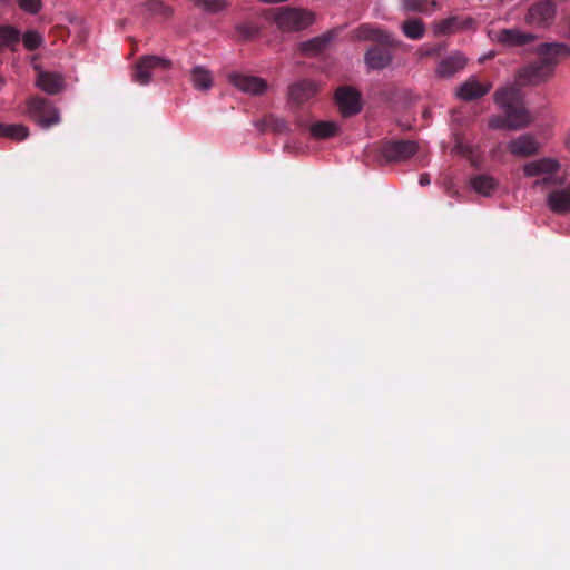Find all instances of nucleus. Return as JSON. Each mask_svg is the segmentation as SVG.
Wrapping results in <instances>:
<instances>
[{
	"mask_svg": "<svg viewBox=\"0 0 570 570\" xmlns=\"http://www.w3.org/2000/svg\"><path fill=\"white\" fill-rule=\"evenodd\" d=\"M494 100L504 115L491 116L489 127L494 130H521L532 122V116L524 107L520 90L517 86L499 88Z\"/></svg>",
	"mask_w": 570,
	"mask_h": 570,
	"instance_id": "1",
	"label": "nucleus"
},
{
	"mask_svg": "<svg viewBox=\"0 0 570 570\" xmlns=\"http://www.w3.org/2000/svg\"><path fill=\"white\" fill-rule=\"evenodd\" d=\"M525 178H543L544 184L563 185L566 175L561 174V164L553 157H540L535 160L524 163L522 166Z\"/></svg>",
	"mask_w": 570,
	"mask_h": 570,
	"instance_id": "2",
	"label": "nucleus"
},
{
	"mask_svg": "<svg viewBox=\"0 0 570 570\" xmlns=\"http://www.w3.org/2000/svg\"><path fill=\"white\" fill-rule=\"evenodd\" d=\"M275 24L286 32H295L312 26L314 14L312 11L296 8H281L274 14Z\"/></svg>",
	"mask_w": 570,
	"mask_h": 570,
	"instance_id": "3",
	"label": "nucleus"
},
{
	"mask_svg": "<svg viewBox=\"0 0 570 570\" xmlns=\"http://www.w3.org/2000/svg\"><path fill=\"white\" fill-rule=\"evenodd\" d=\"M29 115L35 122L45 129L59 124L61 120L58 109L40 98H32L29 101Z\"/></svg>",
	"mask_w": 570,
	"mask_h": 570,
	"instance_id": "4",
	"label": "nucleus"
},
{
	"mask_svg": "<svg viewBox=\"0 0 570 570\" xmlns=\"http://www.w3.org/2000/svg\"><path fill=\"white\" fill-rule=\"evenodd\" d=\"M171 68V60L160 55H145L144 60V81L145 86L161 80L163 75Z\"/></svg>",
	"mask_w": 570,
	"mask_h": 570,
	"instance_id": "5",
	"label": "nucleus"
},
{
	"mask_svg": "<svg viewBox=\"0 0 570 570\" xmlns=\"http://www.w3.org/2000/svg\"><path fill=\"white\" fill-rule=\"evenodd\" d=\"M229 82L240 92L250 96L265 95L268 89L266 79L247 73H232L229 75Z\"/></svg>",
	"mask_w": 570,
	"mask_h": 570,
	"instance_id": "6",
	"label": "nucleus"
},
{
	"mask_svg": "<svg viewBox=\"0 0 570 570\" xmlns=\"http://www.w3.org/2000/svg\"><path fill=\"white\" fill-rule=\"evenodd\" d=\"M540 142L537 137L530 134H523L509 140L505 149L514 157H533L540 151Z\"/></svg>",
	"mask_w": 570,
	"mask_h": 570,
	"instance_id": "7",
	"label": "nucleus"
},
{
	"mask_svg": "<svg viewBox=\"0 0 570 570\" xmlns=\"http://www.w3.org/2000/svg\"><path fill=\"white\" fill-rule=\"evenodd\" d=\"M491 88L492 82L490 80H480L471 77L456 87L455 95L460 100L474 101L489 94Z\"/></svg>",
	"mask_w": 570,
	"mask_h": 570,
	"instance_id": "8",
	"label": "nucleus"
},
{
	"mask_svg": "<svg viewBox=\"0 0 570 570\" xmlns=\"http://www.w3.org/2000/svg\"><path fill=\"white\" fill-rule=\"evenodd\" d=\"M472 26L473 19L471 18L451 16L449 18H442L434 21L432 24V32L436 37H448L460 31L471 29Z\"/></svg>",
	"mask_w": 570,
	"mask_h": 570,
	"instance_id": "9",
	"label": "nucleus"
},
{
	"mask_svg": "<svg viewBox=\"0 0 570 570\" xmlns=\"http://www.w3.org/2000/svg\"><path fill=\"white\" fill-rule=\"evenodd\" d=\"M336 101L340 112L344 117H351L361 110L360 94L351 87H341L336 91Z\"/></svg>",
	"mask_w": 570,
	"mask_h": 570,
	"instance_id": "10",
	"label": "nucleus"
},
{
	"mask_svg": "<svg viewBox=\"0 0 570 570\" xmlns=\"http://www.w3.org/2000/svg\"><path fill=\"white\" fill-rule=\"evenodd\" d=\"M554 14V6L548 1L533 4L525 16V23L535 28H546L553 21Z\"/></svg>",
	"mask_w": 570,
	"mask_h": 570,
	"instance_id": "11",
	"label": "nucleus"
},
{
	"mask_svg": "<svg viewBox=\"0 0 570 570\" xmlns=\"http://www.w3.org/2000/svg\"><path fill=\"white\" fill-rule=\"evenodd\" d=\"M495 39L505 47H523L535 41L538 37L520 29H505L498 32Z\"/></svg>",
	"mask_w": 570,
	"mask_h": 570,
	"instance_id": "12",
	"label": "nucleus"
},
{
	"mask_svg": "<svg viewBox=\"0 0 570 570\" xmlns=\"http://www.w3.org/2000/svg\"><path fill=\"white\" fill-rule=\"evenodd\" d=\"M466 66V58L460 52H454L448 58L441 60L435 68V75L440 78H451Z\"/></svg>",
	"mask_w": 570,
	"mask_h": 570,
	"instance_id": "13",
	"label": "nucleus"
},
{
	"mask_svg": "<svg viewBox=\"0 0 570 570\" xmlns=\"http://www.w3.org/2000/svg\"><path fill=\"white\" fill-rule=\"evenodd\" d=\"M547 206L552 213L564 214L570 212V184L564 188H557L547 196Z\"/></svg>",
	"mask_w": 570,
	"mask_h": 570,
	"instance_id": "14",
	"label": "nucleus"
},
{
	"mask_svg": "<svg viewBox=\"0 0 570 570\" xmlns=\"http://www.w3.org/2000/svg\"><path fill=\"white\" fill-rule=\"evenodd\" d=\"M550 67L543 63L524 67L519 73L520 85H539L550 77Z\"/></svg>",
	"mask_w": 570,
	"mask_h": 570,
	"instance_id": "15",
	"label": "nucleus"
},
{
	"mask_svg": "<svg viewBox=\"0 0 570 570\" xmlns=\"http://www.w3.org/2000/svg\"><path fill=\"white\" fill-rule=\"evenodd\" d=\"M417 151V144L414 141L390 142L384 147V156L390 160H404Z\"/></svg>",
	"mask_w": 570,
	"mask_h": 570,
	"instance_id": "16",
	"label": "nucleus"
},
{
	"mask_svg": "<svg viewBox=\"0 0 570 570\" xmlns=\"http://www.w3.org/2000/svg\"><path fill=\"white\" fill-rule=\"evenodd\" d=\"M36 70L38 72L36 82L38 88L49 95H55L61 91L63 87V78L61 75L47 72L38 66H36Z\"/></svg>",
	"mask_w": 570,
	"mask_h": 570,
	"instance_id": "17",
	"label": "nucleus"
},
{
	"mask_svg": "<svg viewBox=\"0 0 570 570\" xmlns=\"http://www.w3.org/2000/svg\"><path fill=\"white\" fill-rule=\"evenodd\" d=\"M317 92V86L312 80L298 81L288 87L289 100L302 104L309 100Z\"/></svg>",
	"mask_w": 570,
	"mask_h": 570,
	"instance_id": "18",
	"label": "nucleus"
},
{
	"mask_svg": "<svg viewBox=\"0 0 570 570\" xmlns=\"http://www.w3.org/2000/svg\"><path fill=\"white\" fill-rule=\"evenodd\" d=\"M353 38L360 41L374 40L392 45V38L389 33L371 27L370 24H362L356 28L353 32Z\"/></svg>",
	"mask_w": 570,
	"mask_h": 570,
	"instance_id": "19",
	"label": "nucleus"
},
{
	"mask_svg": "<svg viewBox=\"0 0 570 570\" xmlns=\"http://www.w3.org/2000/svg\"><path fill=\"white\" fill-rule=\"evenodd\" d=\"M190 79L193 87L200 91H208L213 86V73L207 67H193Z\"/></svg>",
	"mask_w": 570,
	"mask_h": 570,
	"instance_id": "20",
	"label": "nucleus"
},
{
	"mask_svg": "<svg viewBox=\"0 0 570 570\" xmlns=\"http://www.w3.org/2000/svg\"><path fill=\"white\" fill-rule=\"evenodd\" d=\"M364 61H366L370 69H383L391 63L392 53L379 48H372L366 56H364Z\"/></svg>",
	"mask_w": 570,
	"mask_h": 570,
	"instance_id": "21",
	"label": "nucleus"
},
{
	"mask_svg": "<svg viewBox=\"0 0 570 570\" xmlns=\"http://www.w3.org/2000/svg\"><path fill=\"white\" fill-rule=\"evenodd\" d=\"M309 130L315 139H328L337 136L340 127L334 121H316L311 125Z\"/></svg>",
	"mask_w": 570,
	"mask_h": 570,
	"instance_id": "22",
	"label": "nucleus"
},
{
	"mask_svg": "<svg viewBox=\"0 0 570 570\" xmlns=\"http://www.w3.org/2000/svg\"><path fill=\"white\" fill-rule=\"evenodd\" d=\"M471 187L474 193L480 194L481 196L489 197L493 191L498 188V181L495 178L481 175L474 178H471Z\"/></svg>",
	"mask_w": 570,
	"mask_h": 570,
	"instance_id": "23",
	"label": "nucleus"
},
{
	"mask_svg": "<svg viewBox=\"0 0 570 570\" xmlns=\"http://www.w3.org/2000/svg\"><path fill=\"white\" fill-rule=\"evenodd\" d=\"M0 137L21 141L29 137V129L21 124H0Z\"/></svg>",
	"mask_w": 570,
	"mask_h": 570,
	"instance_id": "24",
	"label": "nucleus"
},
{
	"mask_svg": "<svg viewBox=\"0 0 570 570\" xmlns=\"http://www.w3.org/2000/svg\"><path fill=\"white\" fill-rule=\"evenodd\" d=\"M401 29L409 39H420L424 36L425 24L420 18H410L401 24Z\"/></svg>",
	"mask_w": 570,
	"mask_h": 570,
	"instance_id": "25",
	"label": "nucleus"
},
{
	"mask_svg": "<svg viewBox=\"0 0 570 570\" xmlns=\"http://www.w3.org/2000/svg\"><path fill=\"white\" fill-rule=\"evenodd\" d=\"M428 6H431L433 11L438 10L435 0H402V8L407 12H425Z\"/></svg>",
	"mask_w": 570,
	"mask_h": 570,
	"instance_id": "26",
	"label": "nucleus"
},
{
	"mask_svg": "<svg viewBox=\"0 0 570 570\" xmlns=\"http://www.w3.org/2000/svg\"><path fill=\"white\" fill-rule=\"evenodd\" d=\"M193 4L200 9L203 12H222L226 3L224 0H191Z\"/></svg>",
	"mask_w": 570,
	"mask_h": 570,
	"instance_id": "27",
	"label": "nucleus"
},
{
	"mask_svg": "<svg viewBox=\"0 0 570 570\" xmlns=\"http://www.w3.org/2000/svg\"><path fill=\"white\" fill-rule=\"evenodd\" d=\"M23 46L29 50L37 49L42 43V38L37 31H27L22 37Z\"/></svg>",
	"mask_w": 570,
	"mask_h": 570,
	"instance_id": "28",
	"label": "nucleus"
},
{
	"mask_svg": "<svg viewBox=\"0 0 570 570\" xmlns=\"http://www.w3.org/2000/svg\"><path fill=\"white\" fill-rule=\"evenodd\" d=\"M0 39L2 40V42L7 43V45L12 43V42L18 41L19 33L12 27L1 26L0 27Z\"/></svg>",
	"mask_w": 570,
	"mask_h": 570,
	"instance_id": "29",
	"label": "nucleus"
},
{
	"mask_svg": "<svg viewBox=\"0 0 570 570\" xmlns=\"http://www.w3.org/2000/svg\"><path fill=\"white\" fill-rule=\"evenodd\" d=\"M146 8L147 11H149L153 16H160L161 18H167L170 14L169 8L158 1L149 2V4H147Z\"/></svg>",
	"mask_w": 570,
	"mask_h": 570,
	"instance_id": "30",
	"label": "nucleus"
},
{
	"mask_svg": "<svg viewBox=\"0 0 570 570\" xmlns=\"http://www.w3.org/2000/svg\"><path fill=\"white\" fill-rule=\"evenodd\" d=\"M22 10L29 13H37L41 8V0H16Z\"/></svg>",
	"mask_w": 570,
	"mask_h": 570,
	"instance_id": "31",
	"label": "nucleus"
},
{
	"mask_svg": "<svg viewBox=\"0 0 570 570\" xmlns=\"http://www.w3.org/2000/svg\"><path fill=\"white\" fill-rule=\"evenodd\" d=\"M441 51H442V46H431V47H421L416 53H417V58L420 60H423L428 57H433V56L440 55Z\"/></svg>",
	"mask_w": 570,
	"mask_h": 570,
	"instance_id": "32",
	"label": "nucleus"
},
{
	"mask_svg": "<svg viewBox=\"0 0 570 570\" xmlns=\"http://www.w3.org/2000/svg\"><path fill=\"white\" fill-rule=\"evenodd\" d=\"M327 43L326 38H315L309 42L304 43L303 48L306 52L320 51Z\"/></svg>",
	"mask_w": 570,
	"mask_h": 570,
	"instance_id": "33",
	"label": "nucleus"
},
{
	"mask_svg": "<svg viewBox=\"0 0 570 570\" xmlns=\"http://www.w3.org/2000/svg\"><path fill=\"white\" fill-rule=\"evenodd\" d=\"M269 130H273L275 132H282L287 130V124L276 117L271 116L269 117Z\"/></svg>",
	"mask_w": 570,
	"mask_h": 570,
	"instance_id": "34",
	"label": "nucleus"
},
{
	"mask_svg": "<svg viewBox=\"0 0 570 570\" xmlns=\"http://www.w3.org/2000/svg\"><path fill=\"white\" fill-rule=\"evenodd\" d=\"M257 130L264 132L268 130V117L259 119L255 122Z\"/></svg>",
	"mask_w": 570,
	"mask_h": 570,
	"instance_id": "35",
	"label": "nucleus"
},
{
	"mask_svg": "<svg viewBox=\"0 0 570 570\" xmlns=\"http://www.w3.org/2000/svg\"><path fill=\"white\" fill-rule=\"evenodd\" d=\"M140 61H141L140 59H138V60L136 61V73H135V77H136V80H137V81H140V80H141V78H142L141 66L139 65V62H140Z\"/></svg>",
	"mask_w": 570,
	"mask_h": 570,
	"instance_id": "36",
	"label": "nucleus"
},
{
	"mask_svg": "<svg viewBox=\"0 0 570 570\" xmlns=\"http://www.w3.org/2000/svg\"><path fill=\"white\" fill-rule=\"evenodd\" d=\"M419 183H420L421 186H426L429 184L428 176H421L420 179H419Z\"/></svg>",
	"mask_w": 570,
	"mask_h": 570,
	"instance_id": "37",
	"label": "nucleus"
},
{
	"mask_svg": "<svg viewBox=\"0 0 570 570\" xmlns=\"http://www.w3.org/2000/svg\"><path fill=\"white\" fill-rule=\"evenodd\" d=\"M259 2H264V3H281V2H286L287 0H258Z\"/></svg>",
	"mask_w": 570,
	"mask_h": 570,
	"instance_id": "38",
	"label": "nucleus"
},
{
	"mask_svg": "<svg viewBox=\"0 0 570 570\" xmlns=\"http://www.w3.org/2000/svg\"><path fill=\"white\" fill-rule=\"evenodd\" d=\"M564 146L570 150V132L564 137Z\"/></svg>",
	"mask_w": 570,
	"mask_h": 570,
	"instance_id": "39",
	"label": "nucleus"
}]
</instances>
